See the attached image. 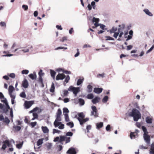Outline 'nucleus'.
I'll return each instance as SVG.
<instances>
[{"instance_id":"34","label":"nucleus","mask_w":154,"mask_h":154,"mask_svg":"<svg viewBox=\"0 0 154 154\" xmlns=\"http://www.w3.org/2000/svg\"><path fill=\"white\" fill-rule=\"evenodd\" d=\"M108 96H105L102 99V102L104 103H106L108 100Z\"/></svg>"},{"instance_id":"15","label":"nucleus","mask_w":154,"mask_h":154,"mask_svg":"<svg viewBox=\"0 0 154 154\" xmlns=\"http://www.w3.org/2000/svg\"><path fill=\"white\" fill-rule=\"evenodd\" d=\"M50 73L51 77L54 79H55V75L56 74V72L52 69L50 70Z\"/></svg>"},{"instance_id":"51","label":"nucleus","mask_w":154,"mask_h":154,"mask_svg":"<svg viewBox=\"0 0 154 154\" xmlns=\"http://www.w3.org/2000/svg\"><path fill=\"white\" fill-rule=\"evenodd\" d=\"M154 48V45H153L152 47L148 50L147 51L146 53H148L151 51Z\"/></svg>"},{"instance_id":"54","label":"nucleus","mask_w":154,"mask_h":154,"mask_svg":"<svg viewBox=\"0 0 154 154\" xmlns=\"http://www.w3.org/2000/svg\"><path fill=\"white\" fill-rule=\"evenodd\" d=\"M22 7L25 11H26L28 9V7L26 5H23Z\"/></svg>"},{"instance_id":"21","label":"nucleus","mask_w":154,"mask_h":154,"mask_svg":"<svg viewBox=\"0 0 154 154\" xmlns=\"http://www.w3.org/2000/svg\"><path fill=\"white\" fill-rule=\"evenodd\" d=\"M146 121L147 123L151 124L152 122V119L149 117H147L146 118Z\"/></svg>"},{"instance_id":"30","label":"nucleus","mask_w":154,"mask_h":154,"mask_svg":"<svg viewBox=\"0 0 154 154\" xmlns=\"http://www.w3.org/2000/svg\"><path fill=\"white\" fill-rule=\"evenodd\" d=\"M65 120L66 122H68L69 121V119L68 116V115L67 113H65L64 114Z\"/></svg>"},{"instance_id":"20","label":"nucleus","mask_w":154,"mask_h":154,"mask_svg":"<svg viewBox=\"0 0 154 154\" xmlns=\"http://www.w3.org/2000/svg\"><path fill=\"white\" fill-rule=\"evenodd\" d=\"M42 129L44 133H47L48 132L49 130L47 127L42 126Z\"/></svg>"},{"instance_id":"24","label":"nucleus","mask_w":154,"mask_h":154,"mask_svg":"<svg viewBox=\"0 0 154 154\" xmlns=\"http://www.w3.org/2000/svg\"><path fill=\"white\" fill-rule=\"evenodd\" d=\"M93 87L91 85H89L87 86L88 90L87 92L88 93H90L92 92V90Z\"/></svg>"},{"instance_id":"19","label":"nucleus","mask_w":154,"mask_h":154,"mask_svg":"<svg viewBox=\"0 0 154 154\" xmlns=\"http://www.w3.org/2000/svg\"><path fill=\"white\" fill-rule=\"evenodd\" d=\"M96 125L97 128L98 129L103 127V123L102 122L97 123Z\"/></svg>"},{"instance_id":"8","label":"nucleus","mask_w":154,"mask_h":154,"mask_svg":"<svg viewBox=\"0 0 154 154\" xmlns=\"http://www.w3.org/2000/svg\"><path fill=\"white\" fill-rule=\"evenodd\" d=\"M33 101H26L25 103V106L26 109L29 108L33 104Z\"/></svg>"},{"instance_id":"35","label":"nucleus","mask_w":154,"mask_h":154,"mask_svg":"<svg viewBox=\"0 0 154 154\" xmlns=\"http://www.w3.org/2000/svg\"><path fill=\"white\" fill-rule=\"evenodd\" d=\"M79 103L81 105H83L85 104V101L82 99L80 98L79 99Z\"/></svg>"},{"instance_id":"47","label":"nucleus","mask_w":154,"mask_h":154,"mask_svg":"<svg viewBox=\"0 0 154 154\" xmlns=\"http://www.w3.org/2000/svg\"><path fill=\"white\" fill-rule=\"evenodd\" d=\"M63 112L64 113H68L69 112V110L67 108H64L63 109Z\"/></svg>"},{"instance_id":"37","label":"nucleus","mask_w":154,"mask_h":154,"mask_svg":"<svg viewBox=\"0 0 154 154\" xmlns=\"http://www.w3.org/2000/svg\"><path fill=\"white\" fill-rule=\"evenodd\" d=\"M4 122L6 124H8L10 122L9 119L8 118V117H6L5 119H4Z\"/></svg>"},{"instance_id":"16","label":"nucleus","mask_w":154,"mask_h":154,"mask_svg":"<svg viewBox=\"0 0 154 154\" xmlns=\"http://www.w3.org/2000/svg\"><path fill=\"white\" fill-rule=\"evenodd\" d=\"M119 27L118 29V32H123L122 31L125 29V25L122 24V25H119Z\"/></svg>"},{"instance_id":"59","label":"nucleus","mask_w":154,"mask_h":154,"mask_svg":"<svg viewBox=\"0 0 154 154\" xmlns=\"http://www.w3.org/2000/svg\"><path fill=\"white\" fill-rule=\"evenodd\" d=\"M60 131L58 130H57L55 129H54L53 130V133L54 134L55 133H59L60 132Z\"/></svg>"},{"instance_id":"43","label":"nucleus","mask_w":154,"mask_h":154,"mask_svg":"<svg viewBox=\"0 0 154 154\" xmlns=\"http://www.w3.org/2000/svg\"><path fill=\"white\" fill-rule=\"evenodd\" d=\"M14 128L17 131H19L21 128L20 127L18 126H14Z\"/></svg>"},{"instance_id":"28","label":"nucleus","mask_w":154,"mask_h":154,"mask_svg":"<svg viewBox=\"0 0 154 154\" xmlns=\"http://www.w3.org/2000/svg\"><path fill=\"white\" fill-rule=\"evenodd\" d=\"M29 77L32 79L34 80L36 78V75H34L33 74H30L29 75Z\"/></svg>"},{"instance_id":"23","label":"nucleus","mask_w":154,"mask_h":154,"mask_svg":"<svg viewBox=\"0 0 154 154\" xmlns=\"http://www.w3.org/2000/svg\"><path fill=\"white\" fill-rule=\"evenodd\" d=\"M55 86L54 84V83H52L51 87L50 89V91L51 92L53 93L55 90Z\"/></svg>"},{"instance_id":"3","label":"nucleus","mask_w":154,"mask_h":154,"mask_svg":"<svg viewBox=\"0 0 154 154\" xmlns=\"http://www.w3.org/2000/svg\"><path fill=\"white\" fill-rule=\"evenodd\" d=\"M142 129L143 131V137L144 140L148 144H150V136L148 134V132L146 127L144 126L142 127Z\"/></svg>"},{"instance_id":"32","label":"nucleus","mask_w":154,"mask_h":154,"mask_svg":"<svg viewBox=\"0 0 154 154\" xmlns=\"http://www.w3.org/2000/svg\"><path fill=\"white\" fill-rule=\"evenodd\" d=\"M43 71L42 69H40L38 72V75H39V77H42L43 76L45 73L44 72H43Z\"/></svg>"},{"instance_id":"25","label":"nucleus","mask_w":154,"mask_h":154,"mask_svg":"<svg viewBox=\"0 0 154 154\" xmlns=\"http://www.w3.org/2000/svg\"><path fill=\"white\" fill-rule=\"evenodd\" d=\"M3 143L5 144L8 147H11L12 146V145L11 143L8 140H6L3 141Z\"/></svg>"},{"instance_id":"22","label":"nucleus","mask_w":154,"mask_h":154,"mask_svg":"<svg viewBox=\"0 0 154 154\" xmlns=\"http://www.w3.org/2000/svg\"><path fill=\"white\" fill-rule=\"evenodd\" d=\"M14 90V88L13 86L12 85H10L8 89L9 94L12 93Z\"/></svg>"},{"instance_id":"36","label":"nucleus","mask_w":154,"mask_h":154,"mask_svg":"<svg viewBox=\"0 0 154 154\" xmlns=\"http://www.w3.org/2000/svg\"><path fill=\"white\" fill-rule=\"evenodd\" d=\"M93 97L94 95L92 94H88L87 96V98L88 99H93Z\"/></svg>"},{"instance_id":"1","label":"nucleus","mask_w":154,"mask_h":154,"mask_svg":"<svg viewBox=\"0 0 154 154\" xmlns=\"http://www.w3.org/2000/svg\"><path fill=\"white\" fill-rule=\"evenodd\" d=\"M129 116L133 117L135 121H137L141 117V115L140 111L134 108L132 111L129 114Z\"/></svg>"},{"instance_id":"46","label":"nucleus","mask_w":154,"mask_h":154,"mask_svg":"<svg viewBox=\"0 0 154 154\" xmlns=\"http://www.w3.org/2000/svg\"><path fill=\"white\" fill-rule=\"evenodd\" d=\"M58 128L60 129H63L64 128V125L63 124H61L59 126Z\"/></svg>"},{"instance_id":"52","label":"nucleus","mask_w":154,"mask_h":154,"mask_svg":"<svg viewBox=\"0 0 154 154\" xmlns=\"http://www.w3.org/2000/svg\"><path fill=\"white\" fill-rule=\"evenodd\" d=\"M32 115L33 117H35V118L36 119H38V114L35 112H33Z\"/></svg>"},{"instance_id":"62","label":"nucleus","mask_w":154,"mask_h":154,"mask_svg":"<svg viewBox=\"0 0 154 154\" xmlns=\"http://www.w3.org/2000/svg\"><path fill=\"white\" fill-rule=\"evenodd\" d=\"M67 49V48L66 47H59L55 49L56 50H58L60 49Z\"/></svg>"},{"instance_id":"50","label":"nucleus","mask_w":154,"mask_h":154,"mask_svg":"<svg viewBox=\"0 0 154 154\" xmlns=\"http://www.w3.org/2000/svg\"><path fill=\"white\" fill-rule=\"evenodd\" d=\"M106 40H114V38L109 36H106Z\"/></svg>"},{"instance_id":"44","label":"nucleus","mask_w":154,"mask_h":154,"mask_svg":"<svg viewBox=\"0 0 154 154\" xmlns=\"http://www.w3.org/2000/svg\"><path fill=\"white\" fill-rule=\"evenodd\" d=\"M21 73L23 74H27L29 73V71L28 70H24L22 71Z\"/></svg>"},{"instance_id":"9","label":"nucleus","mask_w":154,"mask_h":154,"mask_svg":"<svg viewBox=\"0 0 154 154\" xmlns=\"http://www.w3.org/2000/svg\"><path fill=\"white\" fill-rule=\"evenodd\" d=\"M29 85L27 80L26 79H24L22 82V86L25 88H28Z\"/></svg>"},{"instance_id":"48","label":"nucleus","mask_w":154,"mask_h":154,"mask_svg":"<svg viewBox=\"0 0 154 154\" xmlns=\"http://www.w3.org/2000/svg\"><path fill=\"white\" fill-rule=\"evenodd\" d=\"M119 32L118 31L117 32H114V34L113 35V37L116 38H117V36H118Z\"/></svg>"},{"instance_id":"4","label":"nucleus","mask_w":154,"mask_h":154,"mask_svg":"<svg viewBox=\"0 0 154 154\" xmlns=\"http://www.w3.org/2000/svg\"><path fill=\"white\" fill-rule=\"evenodd\" d=\"M68 91H72L75 96H76L77 93L80 91V88L79 87L75 88L71 86L68 89Z\"/></svg>"},{"instance_id":"40","label":"nucleus","mask_w":154,"mask_h":154,"mask_svg":"<svg viewBox=\"0 0 154 154\" xmlns=\"http://www.w3.org/2000/svg\"><path fill=\"white\" fill-rule=\"evenodd\" d=\"M67 125L69 126L71 128H72L74 126V124L72 122H69L67 123Z\"/></svg>"},{"instance_id":"29","label":"nucleus","mask_w":154,"mask_h":154,"mask_svg":"<svg viewBox=\"0 0 154 154\" xmlns=\"http://www.w3.org/2000/svg\"><path fill=\"white\" fill-rule=\"evenodd\" d=\"M117 30V28L113 27L112 29L110 30V32L111 33L115 32H116Z\"/></svg>"},{"instance_id":"41","label":"nucleus","mask_w":154,"mask_h":154,"mask_svg":"<svg viewBox=\"0 0 154 154\" xmlns=\"http://www.w3.org/2000/svg\"><path fill=\"white\" fill-rule=\"evenodd\" d=\"M3 102L6 105L7 108L8 109H10V107L8 104L7 101L6 100H5L4 101H3Z\"/></svg>"},{"instance_id":"31","label":"nucleus","mask_w":154,"mask_h":154,"mask_svg":"<svg viewBox=\"0 0 154 154\" xmlns=\"http://www.w3.org/2000/svg\"><path fill=\"white\" fill-rule=\"evenodd\" d=\"M9 52L8 51H4L3 53L6 54V55H3V57H10L13 56L12 54H7Z\"/></svg>"},{"instance_id":"39","label":"nucleus","mask_w":154,"mask_h":154,"mask_svg":"<svg viewBox=\"0 0 154 154\" xmlns=\"http://www.w3.org/2000/svg\"><path fill=\"white\" fill-rule=\"evenodd\" d=\"M20 96L22 98H26V95L25 92H21L20 94Z\"/></svg>"},{"instance_id":"6","label":"nucleus","mask_w":154,"mask_h":154,"mask_svg":"<svg viewBox=\"0 0 154 154\" xmlns=\"http://www.w3.org/2000/svg\"><path fill=\"white\" fill-rule=\"evenodd\" d=\"M91 108L92 111L91 112V115L94 116L95 117H97L98 114L96 107L95 106H92Z\"/></svg>"},{"instance_id":"5","label":"nucleus","mask_w":154,"mask_h":154,"mask_svg":"<svg viewBox=\"0 0 154 154\" xmlns=\"http://www.w3.org/2000/svg\"><path fill=\"white\" fill-rule=\"evenodd\" d=\"M66 137L65 136H60V139L58 137H57L54 138V142L58 141L59 143H61L62 142L65 140Z\"/></svg>"},{"instance_id":"27","label":"nucleus","mask_w":154,"mask_h":154,"mask_svg":"<svg viewBox=\"0 0 154 154\" xmlns=\"http://www.w3.org/2000/svg\"><path fill=\"white\" fill-rule=\"evenodd\" d=\"M79 117L81 119H84L85 117V115L83 112L79 113H78Z\"/></svg>"},{"instance_id":"63","label":"nucleus","mask_w":154,"mask_h":154,"mask_svg":"<svg viewBox=\"0 0 154 154\" xmlns=\"http://www.w3.org/2000/svg\"><path fill=\"white\" fill-rule=\"evenodd\" d=\"M91 128V126L90 125H88L86 127V129L87 130L88 132H89V130Z\"/></svg>"},{"instance_id":"2","label":"nucleus","mask_w":154,"mask_h":154,"mask_svg":"<svg viewBox=\"0 0 154 154\" xmlns=\"http://www.w3.org/2000/svg\"><path fill=\"white\" fill-rule=\"evenodd\" d=\"M61 114V110L60 109H58L56 113V118L54 122V125L55 127L58 126L61 124V122H60L61 120L60 117Z\"/></svg>"},{"instance_id":"58","label":"nucleus","mask_w":154,"mask_h":154,"mask_svg":"<svg viewBox=\"0 0 154 154\" xmlns=\"http://www.w3.org/2000/svg\"><path fill=\"white\" fill-rule=\"evenodd\" d=\"M36 124L37 122H35L31 123L30 125L32 126V127H33L36 125Z\"/></svg>"},{"instance_id":"7","label":"nucleus","mask_w":154,"mask_h":154,"mask_svg":"<svg viewBox=\"0 0 154 154\" xmlns=\"http://www.w3.org/2000/svg\"><path fill=\"white\" fill-rule=\"evenodd\" d=\"M66 77V75L63 73H59L57 75L56 79L57 80H62Z\"/></svg>"},{"instance_id":"55","label":"nucleus","mask_w":154,"mask_h":154,"mask_svg":"<svg viewBox=\"0 0 154 154\" xmlns=\"http://www.w3.org/2000/svg\"><path fill=\"white\" fill-rule=\"evenodd\" d=\"M67 39V37L64 36L60 40V41L62 42H63L65 41Z\"/></svg>"},{"instance_id":"57","label":"nucleus","mask_w":154,"mask_h":154,"mask_svg":"<svg viewBox=\"0 0 154 154\" xmlns=\"http://www.w3.org/2000/svg\"><path fill=\"white\" fill-rule=\"evenodd\" d=\"M70 137H66V143H67L70 142Z\"/></svg>"},{"instance_id":"42","label":"nucleus","mask_w":154,"mask_h":154,"mask_svg":"<svg viewBox=\"0 0 154 154\" xmlns=\"http://www.w3.org/2000/svg\"><path fill=\"white\" fill-rule=\"evenodd\" d=\"M38 83H42L43 82V80L42 77H39L38 79Z\"/></svg>"},{"instance_id":"18","label":"nucleus","mask_w":154,"mask_h":154,"mask_svg":"<svg viewBox=\"0 0 154 154\" xmlns=\"http://www.w3.org/2000/svg\"><path fill=\"white\" fill-rule=\"evenodd\" d=\"M143 11L147 15L150 16H153L152 14L150 12L149 10L147 9H145L143 10Z\"/></svg>"},{"instance_id":"61","label":"nucleus","mask_w":154,"mask_h":154,"mask_svg":"<svg viewBox=\"0 0 154 154\" xmlns=\"http://www.w3.org/2000/svg\"><path fill=\"white\" fill-rule=\"evenodd\" d=\"M9 76L12 78H14L15 77V75L14 73H11L9 75Z\"/></svg>"},{"instance_id":"53","label":"nucleus","mask_w":154,"mask_h":154,"mask_svg":"<svg viewBox=\"0 0 154 154\" xmlns=\"http://www.w3.org/2000/svg\"><path fill=\"white\" fill-rule=\"evenodd\" d=\"M106 130L107 131H111V130H110V129H111L110 126L109 125H108L106 126Z\"/></svg>"},{"instance_id":"38","label":"nucleus","mask_w":154,"mask_h":154,"mask_svg":"<svg viewBox=\"0 0 154 154\" xmlns=\"http://www.w3.org/2000/svg\"><path fill=\"white\" fill-rule=\"evenodd\" d=\"M99 21V19L98 18H97L94 17L92 19V22L93 23H98Z\"/></svg>"},{"instance_id":"12","label":"nucleus","mask_w":154,"mask_h":154,"mask_svg":"<svg viewBox=\"0 0 154 154\" xmlns=\"http://www.w3.org/2000/svg\"><path fill=\"white\" fill-rule=\"evenodd\" d=\"M77 119L79 122L80 124L81 125H83L84 123H85L86 122L88 121L89 119L88 118L81 119L79 118H77Z\"/></svg>"},{"instance_id":"45","label":"nucleus","mask_w":154,"mask_h":154,"mask_svg":"<svg viewBox=\"0 0 154 154\" xmlns=\"http://www.w3.org/2000/svg\"><path fill=\"white\" fill-rule=\"evenodd\" d=\"M70 79V77L69 75H67L66 78L65 79L64 82H66L67 83L68 82L69 80Z\"/></svg>"},{"instance_id":"56","label":"nucleus","mask_w":154,"mask_h":154,"mask_svg":"<svg viewBox=\"0 0 154 154\" xmlns=\"http://www.w3.org/2000/svg\"><path fill=\"white\" fill-rule=\"evenodd\" d=\"M18 149H20L22 146V144L21 143H19L17 144L16 145Z\"/></svg>"},{"instance_id":"64","label":"nucleus","mask_w":154,"mask_h":154,"mask_svg":"<svg viewBox=\"0 0 154 154\" xmlns=\"http://www.w3.org/2000/svg\"><path fill=\"white\" fill-rule=\"evenodd\" d=\"M105 74L104 73H103L102 74H99L97 75V77L98 78H100V77L103 78Z\"/></svg>"},{"instance_id":"26","label":"nucleus","mask_w":154,"mask_h":154,"mask_svg":"<svg viewBox=\"0 0 154 154\" xmlns=\"http://www.w3.org/2000/svg\"><path fill=\"white\" fill-rule=\"evenodd\" d=\"M44 139H39L37 142V145L38 146H39L42 145L43 143Z\"/></svg>"},{"instance_id":"10","label":"nucleus","mask_w":154,"mask_h":154,"mask_svg":"<svg viewBox=\"0 0 154 154\" xmlns=\"http://www.w3.org/2000/svg\"><path fill=\"white\" fill-rule=\"evenodd\" d=\"M76 153L75 149L72 147L69 148L66 152L67 154H76Z\"/></svg>"},{"instance_id":"13","label":"nucleus","mask_w":154,"mask_h":154,"mask_svg":"<svg viewBox=\"0 0 154 154\" xmlns=\"http://www.w3.org/2000/svg\"><path fill=\"white\" fill-rule=\"evenodd\" d=\"M102 88H94V91L96 93L100 94L102 92Z\"/></svg>"},{"instance_id":"60","label":"nucleus","mask_w":154,"mask_h":154,"mask_svg":"<svg viewBox=\"0 0 154 154\" xmlns=\"http://www.w3.org/2000/svg\"><path fill=\"white\" fill-rule=\"evenodd\" d=\"M9 95L10 96V97H11V99H15V95L14 94H13L12 93H11L9 94Z\"/></svg>"},{"instance_id":"11","label":"nucleus","mask_w":154,"mask_h":154,"mask_svg":"<svg viewBox=\"0 0 154 154\" xmlns=\"http://www.w3.org/2000/svg\"><path fill=\"white\" fill-rule=\"evenodd\" d=\"M139 131L137 129L135 130V132H131L130 134V137L131 139L135 138L136 136L137 135V133L139 132Z\"/></svg>"},{"instance_id":"33","label":"nucleus","mask_w":154,"mask_h":154,"mask_svg":"<svg viewBox=\"0 0 154 154\" xmlns=\"http://www.w3.org/2000/svg\"><path fill=\"white\" fill-rule=\"evenodd\" d=\"M83 79H79L77 83V85H79L81 84L83 82Z\"/></svg>"},{"instance_id":"49","label":"nucleus","mask_w":154,"mask_h":154,"mask_svg":"<svg viewBox=\"0 0 154 154\" xmlns=\"http://www.w3.org/2000/svg\"><path fill=\"white\" fill-rule=\"evenodd\" d=\"M73 135V133L71 132H67L66 134V136H72Z\"/></svg>"},{"instance_id":"14","label":"nucleus","mask_w":154,"mask_h":154,"mask_svg":"<svg viewBox=\"0 0 154 154\" xmlns=\"http://www.w3.org/2000/svg\"><path fill=\"white\" fill-rule=\"evenodd\" d=\"M100 100V97H96L94 99L92 100V102L94 104H96L98 103Z\"/></svg>"},{"instance_id":"17","label":"nucleus","mask_w":154,"mask_h":154,"mask_svg":"<svg viewBox=\"0 0 154 154\" xmlns=\"http://www.w3.org/2000/svg\"><path fill=\"white\" fill-rule=\"evenodd\" d=\"M149 154H154V142L152 143L151 146Z\"/></svg>"}]
</instances>
